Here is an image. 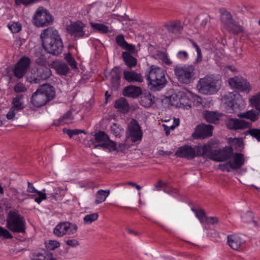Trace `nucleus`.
<instances>
[{"label":"nucleus","instance_id":"1","mask_svg":"<svg viewBox=\"0 0 260 260\" xmlns=\"http://www.w3.org/2000/svg\"><path fill=\"white\" fill-rule=\"evenodd\" d=\"M42 44L45 49L54 55L60 54L63 49V43L55 28L49 27L45 29L41 35Z\"/></svg>","mask_w":260,"mask_h":260},{"label":"nucleus","instance_id":"2","mask_svg":"<svg viewBox=\"0 0 260 260\" xmlns=\"http://www.w3.org/2000/svg\"><path fill=\"white\" fill-rule=\"evenodd\" d=\"M145 78L149 89L154 91H159L167 84L164 70L155 66H151L149 71L146 73Z\"/></svg>","mask_w":260,"mask_h":260},{"label":"nucleus","instance_id":"3","mask_svg":"<svg viewBox=\"0 0 260 260\" xmlns=\"http://www.w3.org/2000/svg\"><path fill=\"white\" fill-rule=\"evenodd\" d=\"M55 95L54 88L48 84L40 86L31 95L30 102L37 108L46 105L54 99Z\"/></svg>","mask_w":260,"mask_h":260},{"label":"nucleus","instance_id":"4","mask_svg":"<svg viewBox=\"0 0 260 260\" xmlns=\"http://www.w3.org/2000/svg\"><path fill=\"white\" fill-rule=\"evenodd\" d=\"M220 86V80L209 76L200 79L197 84V88L200 93L209 95L217 92Z\"/></svg>","mask_w":260,"mask_h":260},{"label":"nucleus","instance_id":"5","mask_svg":"<svg viewBox=\"0 0 260 260\" xmlns=\"http://www.w3.org/2000/svg\"><path fill=\"white\" fill-rule=\"evenodd\" d=\"M7 228L15 233L25 232V221L23 216L16 211H10L7 219Z\"/></svg>","mask_w":260,"mask_h":260},{"label":"nucleus","instance_id":"6","mask_svg":"<svg viewBox=\"0 0 260 260\" xmlns=\"http://www.w3.org/2000/svg\"><path fill=\"white\" fill-rule=\"evenodd\" d=\"M174 73L178 81L183 84H188L195 79V69L192 65L176 66Z\"/></svg>","mask_w":260,"mask_h":260},{"label":"nucleus","instance_id":"7","mask_svg":"<svg viewBox=\"0 0 260 260\" xmlns=\"http://www.w3.org/2000/svg\"><path fill=\"white\" fill-rule=\"evenodd\" d=\"M53 20L52 16L46 10L39 8L33 17V23L38 27H44L50 25Z\"/></svg>","mask_w":260,"mask_h":260},{"label":"nucleus","instance_id":"8","mask_svg":"<svg viewBox=\"0 0 260 260\" xmlns=\"http://www.w3.org/2000/svg\"><path fill=\"white\" fill-rule=\"evenodd\" d=\"M85 25L80 21L71 22L67 27L69 34L73 37L75 40L88 37L89 34H86L84 30Z\"/></svg>","mask_w":260,"mask_h":260},{"label":"nucleus","instance_id":"9","mask_svg":"<svg viewBox=\"0 0 260 260\" xmlns=\"http://www.w3.org/2000/svg\"><path fill=\"white\" fill-rule=\"evenodd\" d=\"M127 138H130L132 142L135 143L142 140L143 132L138 121L132 119L129 123L126 129Z\"/></svg>","mask_w":260,"mask_h":260},{"label":"nucleus","instance_id":"10","mask_svg":"<svg viewBox=\"0 0 260 260\" xmlns=\"http://www.w3.org/2000/svg\"><path fill=\"white\" fill-rule=\"evenodd\" d=\"M78 226L76 224L66 221L59 222L53 230L54 234L59 237L66 235L74 234L77 232Z\"/></svg>","mask_w":260,"mask_h":260},{"label":"nucleus","instance_id":"11","mask_svg":"<svg viewBox=\"0 0 260 260\" xmlns=\"http://www.w3.org/2000/svg\"><path fill=\"white\" fill-rule=\"evenodd\" d=\"M52 73L49 68L46 66H41L38 67L34 73L30 77V82L31 83H39L49 78Z\"/></svg>","mask_w":260,"mask_h":260},{"label":"nucleus","instance_id":"12","mask_svg":"<svg viewBox=\"0 0 260 260\" xmlns=\"http://www.w3.org/2000/svg\"><path fill=\"white\" fill-rule=\"evenodd\" d=\"M230 86L239 91L249 93L251 89L250 84L246 79L241 77H234L229 80Z\"/></svg>","mask_w":260,"mask_h":260},{"label":"nucleus","instance_id":"13","mask_svg":"<svg viewBox=\"0 0 260 260\" xmlns=\"http://www.w3.org/2000/svg\"><path fill=\"white\" fill-rule=\"evenodd\" d=\"M30 62L28 57L24 56L21 57L15 66L14 71L15 76L18 78H22L29 69Z\"/></svg>","mask_w":260,"mask_h":260},{"label":"nucleus","instance_id":"14","mask_svg":"<svg viewBox=\"0 0 260 260\" xmlns=\"http://www.w3.org/2000/svg\"><path fill=\"white\" fill-rule=\"evenodd\" d=\"M225 124L229 129L236 131L250 127L251 123L244 120L230 118L225 121Z\"/></svg>","mask_w":260,"mask_h":260},{"label":"nucleus","instance_id":"15","mask_svg":"<svg viewBox=\"0 0 260 260\" xmlns=\"http://www.w3.org/2000/svg\"><path fill=\"white\" fill-rule=\"evenodd\" d=\"M239 99H240V95L236 92H229L223 96L222 101L232 110L234 111L239 108Z\"/></svg>","mask_w":260,"mask_h":260},{"label":"nucleus","instance_id":"16","mask_svg":"<svg viewBox=\"0 0 260 260\" xmlns=\"http://www.w3.org/2000/svg\"><path fill=\"white\" fill-rule=\"evenodd\" d=\"M213 126L202 123L197 126L193 135L197 139L206 138L212 136Z\"/></svg>","mask_w":260,"mask_h":260},{"label":"nucleus","instance_id":"17","mask_svg":"<svg viewBox=\"0 0 260 260\" xmlns=\"http://www.w3.org/2000/svg\"><path fill=\"white\" fill-rule=\"evenodd\" d=\"M176 155L179 157L192 159L197 156L196 147L193 148L187 145H184L177 149Z\"/></svg>","mask_w":260,"mask_h":260},{"label":"nucleus","instance_id":"18","mask_svg":"<svg viewBox=\"0 0 260 260\" xmlns=\"http://www.w3.org/2000/svg\"><path fill=\"white\" fill-rule=\"evenodd\" d=\"M231 149L224 148L221 150H215L210 154V158L217 162L223 161L228 159L231 154Z\"/></svg>","mask_w":260,"mask_h":260},{"label":"nucleus","instance_id":"19","mask_svg":"<svg viewBox=\"0 0 260 260\" xmlns=\"http://www.w3.org/2000/svg\"><path fill=\"white\" fill-rule=\"evenodd\" d=\"M123 78L129 83L139 82L143 81V76L141 74L132 70H124Z\"/></svg>","mask_w":260,"mask_h":260},{"label":"nucleus","instance_id":"20","mask_svg":"<svg viewBox=\"0 0 260 260\" xmlns=\"http://www.w3.org/2000/svg\"><path fill=\"white\" fill-rule=\"evenodd\" d=\"M229 158L228 164L233 170L240 168L244 162V155L241 153H236Z\"/></svg>","mask_w":260,"mask_h":260},{"label":"nucleus","instance_id":"21","mask_svg":"<svg viewBox=\"0 0 260 260\" xmlns=\"http://www.w3.org/2000/svg\"><path fill=\"white\" fill-rule=\"evenodd\" d=\"M229 245L234 250L239 251L244 241L238 235L233 234L227 237Z\"/></svg>","mask_w":260,"mask_h":260},{"label":"nucleus","instance_id":"22","mask_svg":"<svg viewBox=\"0 0 260 260\" xmlns=\"http://www.w3.org/2000/svg\"><path fill=\"white\" fill-rule=\"evenodd\" d=\"M215 144V141L210 140L207 144L203 146H196L197 156H203L208 155L210 158V154L213 152V145Z\"/></svg>","mask_w":260,"mask_h":260},{"label":"nucleus","instance_id":"23","mask_svg":"<svg viewBox=\"0 0 260 260\" xmlns=\"http://www.w3.org/2000/svg\"><path fill=\"white\" fill-rule=\"evenodd\" d=\"M141 94V88L132 85L125 87L123 91V94L125 96L134 99L138 98Z\"/></svg>","mask_w":260,"mask_h":260},{"label":"nucleus","instance_id":"24","mask_svg":"<svg viewBox=\"0 0 260 260\" xmlns=\"http://www.w3.org/2000/svg\"><path fill=\"white\" fill-rule=\"evenodd\" d=\"M121 70L119 66L115 67L110 73V81L113 87L117 88L120 83Z\"/></svg>","mask_w":260,"mask_h":260},{"label":"nucleus","instance_id":"25","mask_svg":"<svg viewBox=\"0 0 260 260\" xmlns=\"http://www.w3.org/2000/svg\"><path fill=\"white\" fill-rule=\"evenodd\" d=\"M164 26L170 32L174 35L180 34L183 29L179 21L170 22L165 24Z\"/></svg>","mask_w":260,"mask_h":260},{"label":"nucleus","instance_id":"26","mask_svg":"<svg viewBox=\"0 0 260 260\" xmlns=\"http://www.w3.org/2000/svg\"><path fill=\"white\" fill-rule=\"evenodd\" d=\"M116 42L117 45L123 49L133 52L135 51V46L128 44L125 41L123 35H119L116 37Z\"/></svg>","mask_w":260,"mask_h":260},{"label":"nucleus","instance_id":"27","mask_svg":"<svg viewBox=\"0 0 260 260\" xmlns=\"http://www.w3.org/2000/svg\"><path fill=\"white\" fill-rule=\"evenodd\" d=\"M114 107L117 110L122 113H127L129 109V104L126 100L124 98H121L115 101Z\"/></svg>","mask_w":260,"mask_h":260},{"label":"nucleus","instance_id":"28","mask_svg":"<svg viewBox=\"0 0 260 260\" xmlns=\"http://www.w3.org/2000/svg\"><path fill=\"white\" fill-rule=\"evenodd\" d=\"M258 113L253 110H248L245 112L240 113L238 116L241 118H246L250 120L251 122H255L258 119Z\"/></svg>","mask_w":260,"mask_h":260},{"label":"nucleus","instance_id":"29","mask_svg":"<svg viewBox=\"0 0 260 260\" xmlns=\"http://www.w3.org/2000/svg\"><path fill=\"white\" fill-rule=\"evenodd\" d=\"M122 57L123 59L125 64L129 68H132L136 66L137 59L129 53L123 52L122 53Z\"/></svg>","mask_w":260,"mask_h":260},{"label":"nucleus","instance_id":"30","mask_svg":"<svg viewBox=\"0 0 260 260\" xmlns=\"http://www.w3.org/2000/svg\"><path fill=\"white\" fill-rule=\"evenodd\" d=\"M110 190L109 189L99 190L95 193L96 199L95 200V203L96 204H99L105 202L107 198L110 194Z\"/></svg>","mask_w":260,"mask_h":260},{"label":"nucleus","instance_id":"31","mask_svg":"<svg viewBox=\"0 0 260 260\" xmlns=\"http://www.w3.org/2000/svg\"><path fill=\"white\" fill-rule=\"evenodd\" d=\"M154 102V97L149 92L144 93L141 97L140 103L144 107H149Z\"/></svg>","mask_w":260,"mask_h":260},{"label":"nucleus","instance_id":"32","mask_svg":"<svg viewBox=\"0 0 260 260\" xmlns=\"http://www.w3.org/2000/svg\"><path fill=\"white\" fill-rule=\"evenodd\" d=\"M90 25L93 30L101 34H107L112 31L108 26L102 23L90 22Z\"/></svg>","mask_w":260,"mask_h":260},{"label":"nucleus","instance_id":"33","mask_svg":"<svg viewBox=\"0 0 260 260\" xmlns=\"http://www.w3.org/2000/svg\"><path fill=\"white\" fill-rule=\"evenodd\" d=\"M23 96L22 95H18L14 98L12 101V106L11 108L20 111L24 109V106L22 100Z\"/></svg>","mask_w":260,"mask_h":260},{"label":"nucleus","instance_id":"34","mask_svg":"<svg viewBox=\"0 0 260 260\" xmlns=\"http://www.w3.org/2000/svg\"><path fill=\"white\" fill-rule=\"evenodd\" d=\"M35 260H53V256L52 253L49 251H42L38 253L34 256Z\"/></svg>","mask_w":260,"mask_h":260},{"label":"nucleus","instance_id":"35","mask_svg":"<svg viewBox=\"0 0 260 260\" xmlns=\"http://www.w3.org/2000/svg\"><path fill=\"white\" fill-rule=\"evenodd\" d=\"M155 57L161 60L162 62L166 65L170 66L172 64V61L169 57L166 52L162 51H157L155 54Z\"/></svg>","mask_w":260,"mask_h":260},{"label":"nucleus","instance_id":"36","mask_svg":"<svg viewBox=\"0 0 260 260\" xmlns=\"http://www.w3.org/2000/svg\"><path fill=\"white\" fill-rule=\"evenodd\" d=\"M221 21L225 27L231 24L234 21L231 13L227 11H223L221 14Z\"/></svg>","mask_w":260,"mask_h":260},{"label":"nucleus","instance_id":"37","mask_svg":"<svg viewBox=\"0 0 260 260\" xmlns=\"http://www.w3.org/2000/svg\"><path fill=\"white\" fill-rule=\"evenodd\" d=\"M225 28L233 34H237L243 31L242 27L238 24L235 20L231 24L226 26Z\"/></svg>","mask_w":260,"mask_h":260},{"label":"nucleus","instance_id":"38","mask_svg":"<svg viewBox=\"0 0 260 260\" xmlns=\"http://www.w3.org/2000/svg\"><path fill=\"white\" fill-rule=\"evenodd\" d=\"M55 68L57 73L61 75H67L70 71L67 64L62 62H59L55 65Z\"/></svg>","mask_w":260,"mask_h":260},{"label":"nucleus","instance_id":"39","mask_svg":"<svg viewBox=\"0 0 260 260\" xmlns=\"http://www.w3.org/2000/svg\"><path fill=\"white\" fill-rule=\"evenodd\" d=\"M204 118L208 122L216 123L218 121V116L214 112L207 111L204 114Z\"/></svg>","mask_w":260,"mask_h":260},{"label":"nucleus","instance_id":"40","mask_svg":"<svg viewBox=\"0 0 260 260\" xmlns=\"http://www.w3.org/2000/svg\"><path fill=\"white\" fill-rule=\"evenodd\" d=\"M250 105L257 110L260 109V92L253 95L249 99Z\"/></svg>","mask_w":260,"mask_h":260},{"label":"nucleus","instance_id":"41","mask_svg":"<svg viewBox=\"0 0 260 260\" xmlns=\"http://www.w3.org/2000/svg\"><path fill=\"white\" fill-rule=\"evenodd\" d=\"M35 55L37 57L35 60V62L37 64L39 65V66L46 65L47 61L46 57L44 54H42L39 51H36L35 53Z\"/></svg>","mask_w":260,"mask_h":260},{"label":"nucleus","instance_id":"42","mask_svg":"<svg viewBox=\"0 0 260 260\" xmlns=\"http://www.w3.org/2000/svg\"><path fill=\"white\" fill-rule=\"evenodd\" d=\"M73 119L72 111H68L64 114L59 118L58 121L60 124L68 123L71 122Z\"/></svg>","mask_w":260,"mask_h":260},{"label":"nucleus","instance_id":"43","mask_svg":"<svg viewBox=\"0 0 260 260\" xmlns=\"http://www.w3.org/2000/svg\"><path fill=\"white\" fill-rule=\"evenodd\" d=\"M98 147H101L105 149H108L110 151H114L116 149V144L114 142L111 141L109 138L106 141L105 143L103 144H98L95 145V148H97Z\"/></svg>","mask_w":260,"mask_h":260},{"label":"nucleus","instance_id":"44","mask_svg":"<svg viewBox=\"0 0 260 260\" xmlns=\"http://www.w3.org/2000/svg\"><path fill=\"white\" fill-rule=\"evenodd\" d=\"M95 141L99 144H103L108 139V136L104 132H99L94 135Z\"/></svg>","mask_w":260,"mask_h":260},{"label":"nucleus","instance_id":"45","mask_svg":"<svg viewBox=\"0 0 260 260\" xmlns=\"http://www.w3.org/2000/svg\"><path fill=\"white\" fill-rule=\"evenodd\" d=\"M245 135H249L252 138H255L258 142H260V129L251 128L244 132Z\"/></svg>","mask_w":260,"mask_h":260},{"label":"nucleus","instance_id":"46","mask_svg":"<svg viewBox=\"0 0 260 260\" xmlns=\"http://www.w3.org/2000/svg\"><path fill=\"white\" fill-rule=\"evenodd\" d=\"M192 210L195 213L196 217L199 219L201 223L205 222L207 221V217L206 216L203 210H197L192 208Z\"/></svg>","mask_w":260,"mask_h":260},{"label":"nucleus","instance_id":"47","mask_svg":"<svg viewBox=\"0 0 260 260\" xmlns=\"http://www.w3.org/2000/svg\"><path fill=\"white\" fill-rule=\"evenodd\" d=\"M64 59L67 61L72 69H77L76 61L72 56L71 53H68L64 54Z\"/></svg>","mask_w":260,"mask_h":260},{"label":"nucleus","instance_id":"48","mask_svg":"<svg viewBox=\"0 0 260 260\" xmlns=\"http://www.w3.org/2000/svg\"><path fill=\"white\" fill-rule=\"evenodd\" d=\"M9 28L13 33H17L21 30V24L20 23L17 22H11L8 25Z\"/></svg>","mask_w":260,"mask_h":260},{"label":"nucleus","instance_id":"49","mask_svg":"<svg viewBox=\"0 0 260 260\" xmlns=\"http://www.w3.org/2000/svg\"><path fill=\"white\" fill-rule=\"evenodd\" d=\"M99 217L97 213H93L86 215L83 218L84 222L86 224H90L92 222L96 220Z\"/></svg>","mask_w":260,"mask_h":260},{"label":"nucleus","instance_id":"50","mask_svg":"<svg viewBox=\"0 0 260 260\" xmlns=\"http://www.w3.org/2000/svg\"><path fill=\"white\" fill-rule=\"evenodd\" d=\"M63 132L64 134H66L68 135V136L71 138L74 136L78 135L79 134H81L82 133H84V131L81 129H67L66 128H64L63 129Z\"/></svg>","mask_w":260,"mask_h":260},{"label":"nucleus","instance_id":"51","mask_svg":"<svg viewBox=\"0 0 260 260\" xmlns=\"http://www.w3.org/2000/svg\"><path fill=\"white\" fill-rule=\"evenodd\" d=\"M122 128L116 123H113L111 125V133L116 137H120L121 132Z\"/></svg>","mask_w":260,"mask_h":260},{"label":"nucleus","instance_id":"52","mask_svg":"<svg viewBox=\"0 0 260 260\" xmlns=\"http://www.w3.org/2000/svg\"><path fill=\"white\" fill-rule=\"evenodd\" d=\"M188 40L191 43L192 46L196 48V50L197 51V58L196 59V61L198 62H201L202 59V54L201 49L200 48L196 42H194L192 40L188 39Z\"/></svg>","mask_w":260,"mask_h":260},{"label":"nucleus","instance_id":"53","mask_svg":"<svg viewBox=\"0 0 260 260\" xmlns=\"http://www.w3.org/2000/svg\"><path fill=\"white\" fill-rule=\"evenodd\" d=\"M60 243L56 240H49L47 243H46V247L48 249L54 250L58 247Z\"/></svg>","mask_w":260,"mask_h":260},{"label":"nucleus","instance_id":"54","mask_svg":"<svg viewBox=\"0 0 260 260\" xmlns=\"http://www.w3.org/2000/svg\"><path fill=\"white\" fill-rule=\"evenodd\" d=\"M0 237H3L6 239H12L13 236L12 234L6 229L0 226Z\"/></svg>","mask_w":260,"mask_h":260},{"label":"nucleus","instance_id":"55","mask_svg":"<svg viewBox=\"0 0 260 260\" xmlns=\"http://www.w3.org/2000/svg\"><path fill=\"white\" fill-rule=\"evenodd\" d=\"M63 189L61 187H56L53 189V192L48 193L47 194L49 196V197H52L55 200H57V196L59 194H61Z\"/></svg>","mask_w":260,"mask_h":260},{"label":"nucleus","instance_id":"56","mask_svg":"<svg viewBox=\"0 0 260 260\" xmlns=\"http://www.w3.org/2000/svg\"><path fill=\"white\" fill-rule=\"evenodd\" d=\"M14 90L15 92H23L26 91V87L21 83H17L14 86Z\"/></svg>","mask_w":260,"mask_h":260},{"label":"nucleus","instance_id":"57","mask_svg":"<svg viewBox=\"0 0 260 260\" xmlns=\"http://www.w3.org/2000/svg\"><path fill=\"white\" fill-rule=\"evenodd\" d=\"M37 193L38 194L39 197L36 198L35 201L37 203L40 204L43 200L47 199L46 194L45 193L39 191L37 192Z\"/></svg>","mask_w":260,"mask_h":260},{"label":"nucleus","instance_id":"58","mask_svg":"<svg viewBox=\"0 0 260 260\" xmlns=\"http://www.w3.org/2000/svg\"><path fill=\"white\" fill-rule=\"evenodd\" d=\"M17 112L18 111L17 110L11 108L10 111L7 114L6 117L8 119L13 120Z\"/></svg>","mask_w":260,"mask_h":260},{"label":"nucleus","instance_id":"59","mask_svg":"<svg viewBox=\"0 0 260 260\" xmlns=\"http://www.w3.org/2000/svg\"><path fill=\"white\" fill-rule=\"evenodd\" d=\"M177 56L178 58L181 60H185L188 58V55L186 51H180L178 52Z\"/></svg>","mask_w":260,"mask_h":260},{"label":"nucleus","instance_id":"60","mask_svg":"<svg viewBox=\"0 0 260 260\" xmlns=\"http://www.w3.org/2000/svg\"><path fill=\"white\" fill-rule=\"evenodd\" d=\"M27 191L29 193H37L38 191L34 186L33 184L29 182H27Z\"/></svg>","mask_w":260,"mask_h":260},{"label":"nucleus","instance_id":"61","mask_svg":"<svg viewBox=\"0 0 260 260\" xmlns=\"http://www.w3.org/2000/svg\"><path fill=\"white\" fill-rule=\"evenodd\" d=\"M67 244L72 247H76L79 245V243L76 239H70L67 241Z\"/></svg>","mask_w":260,"mask_h":260},{"label":"nucleus","instance_id":"62","mask_svg":"<svg viewBox=\"0 0 260 260\" xmlns=\"http://www.w3.org/2000/svg\"><path fill=\"white\" fill-rule=\"evenodd\" d=\"M10 190L13 196H14L16 199L18 200V198H20V192H19L16 189L11 188H10Z\"/></svg>","mask_w":260,"mask_h":260},{"label":"nucleus","instance_id":"63","mask_svg":"<svg viewBox=\"0 0 260 260\" xmlns=\"http://www.w3.org/2000/svg\"><path fill=\"white\" fill-rule=\"evenodd\" d=\"M167 183L163 182L161 180H159L156 184H155L154 186L157 190H160L159 188L166 186Z\"/></svg>","mask_w":260,"mask_h":260},{"label":"nucleus","instance_id":"64","mask_svg":"<svg viewBox=\"0 0 260 260\" xmlns=\"http://www.w3.org/2000/svg\"><path fill=\"white\" fill-rule=\"evenodd\" d=\"M221 166V169L222 171H226L227 172H230L231 170L232 169L230 165L228 164V161L226 162L225 164H223L220 166Z\"/></svg>","mask_w":260,"mask_h":260}]
</instances>
